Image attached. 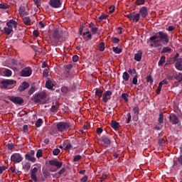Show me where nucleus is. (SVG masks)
Instances as JSON below:
<instances>
[{
  "mask_svg": "<svg viewBox=\"0 0 182 182\" xmlns=\"http://www.w3.org/2000/svg\"><path fill=\"white\" fill-rule=\"evenodd\" d=\"M17 66H19L20 68H23V66H25V65L23 64V61L19 60L18 62H17Z\"/></svg>",
  "mask_w": 182,
  "mask_h": 182,
  "instance_id": "obj_55",
  "label": "nucleus"
},
{
  "mask_svg": "<svg viewBox=\"0 0 182 182\" xmlns=\"http://www.w3.org/2000/svg\"><path fill=\"white\" fill-rule=\"evenodd\" d=\"M139 14L142 18H146V16L148 15L147 7L144 6L141 8L139 10Z\"/></svg>",
  "mask_w": 182,
  "mask_h": 182,
  "instance_id": "obj_18",
  "label": "nucleus"
},
{
  "mask_svg": "<svg viewBox=\"0 0 182 182\" xmlns=\"http://www.w3.org/2000/svg\"><path fill=\"white\" fill-rule=\"evenodd\" d=\"M149 41H151L150 46L151 48H159V46H161V43L163 45L168 43V35L163 31H159L157 35L150 37Z\"/></svg>",
  "mask_w": 182,
  "mask_h": 182,
  "instance_id": "obj_1",
  "label": "nucleus"
},
{
  "mask_svg": "<svg viewBox=\"0 0 182 182\" xmlns=\"http://www.w3.org/2000/svg\"><path fill=\"white\" fill-rule=\"evenodd\" d=\"M111 126H112V129H114V130H117V129H119V126H120V124H119L116 121H112Z\"/></svg>",
  "mask_w": 182,
  "mask_h": 182,
  "instance_id": "obj_27",
  "label": "nucleus"
},
{
  "mask_svg": "<svg viewBox=\"0 0 182 182\" xmlns=\"http://www.w3.org/2000/svg\"><path fill=\"white\" fill-rule=\"evenodd\" d=\"M26 155L34 156H35V151L33 150H31L28 153H27Z\"/></svg>",
  "mask_w": 182,
  "mask_h": 182,
  "instance_id": "obj_60",
  "label": "nucleus"
},
{
  "mask_svg": "<svg viewBox=\"0 0 182 182\" xmlns=\"http://www.w3.org/2000/svg\"><path fill=\"white\" fill-rule=\"evenodd\" d=\"M9 8V5L6 3L0 4V9H8Z\"/></svg>",
  "mask_w": 182,
  "mask_h": 182,
  "instance_id": "obj_37",
  "label": "nucleus"
},
{
  "mask_svg": "<svg viewBox=\"0 0 182 182\" xmlns=\"http://www.w3.org/2000/svg\"><path fill=\"white\" fill-rule=\"evenodd\" d=\"M46 87H47V89H53V86H52V82L50 81H47L46 82Z\"/></svg>",
  "mask_w": 182,
  "mask_h": 182,
  "instance_id": "obj_41",
  "label": "nucleus"
},
{
  "mask_svg": "<svg viewBox=\"0 0 182 182\" xmlns=\"http://www.w3.org/2000/svg\"><path fill=\"white\" fill-rule=\"evenodd\" d=\"M36 88L35 87H31L30 90H28V95H33L35 93Z\"/></svg>",
  "mask_w": 182,
  "mask_h": 182,
  "instance_id": "obj_50",
  "label": "nucleus"
},
{
  "mask_svg": "<svg viewBox=\"0 0 182 182\" xmlns=\"http://www.w3.org/2000/svg\"><path fill=\"white\" fill-rule=\"evenodd\" d=\"M23 170L29 171L31 170V163L27 162L24 166H23Z\"/></svg>",
  "mask_w": 182,
  "mask_h": 182,
  "instance_id": "obj_36",
  "label": "nucleus"
},
{
  "mask_svg": "<svg viewBox=\"0 0 182 182\" xmlns=\"http://www.w3.org/2000/svg\"><path fill=\"white\" fill-rule=\"evenodd\" d=\"M121 97L124 100V102L126 103H127V102H129V94L123 93V94H122Z\"/></svg>",
  "mask_w": 182,
  "mask_h": 182,
  "instance_id": "obj_32",
  "label": "nucleus"
},
{
  "mask_svg": "<svg viewBox=\"0 0 182 182\" xmlns=\"http://www.w3.org/2000/svg\"><path fill=\"white\" fill-rule=\"evenodd\" d=\"M172 63H175V68L177 70H182V58H179L178 60L173 61Z\"/></svg>",
  "mask_w": 182,
  "mask_h": 182,
  "instance_id": "obj_14",
  "label": "nucleus"
},
{
  "mask_svg": "<svg viewBox=\"0 0 182 182\" xmlns=\"http://www.w3.org/2000/svg\"><path fill=\"white\" fill-rule=\"evenodd\" d=\"M63 36V31L61 28H55L53 33V39L59 41Z\"/></svg>",
  "mask_w": 182,
  "mask_h": 182,
  "instance_id": "obj_4",
  "label": "nucleus"
},
{
  "mask_svg": "<svg viewBox=\"0 0 182 182\" xmlns=\"http://www.w3.org/2000/svg\"><path fill=\"white\" fill-rule=\"evenodd\" d=\"M100 21H103L105 19H107V16L102 14L99 17Z\"/></svg>",
  "mask_w": 182,
  "mask_h": 182,
  "instance_id": "obj_58",
  "label": "nucleus"
},
{
  "mask_svg": "<svg viewBox=\"0 0 182 182\" xmlns=\"http://www.w3.org/2000/svg\"><path fill=\"white\" fill-rule=\"evenodd\" d=\"M109 14H113V12H114V6H110L109 7Z\"/></svg>",
  "mask_w": 182,
  "mask_h": 182,
  "instance_id": "obj_61",
  "label": "nucleus"
},
{
  "mask_svg": "<svg viewBox=\"0 0 182 182\" xmlns=\"http://www.w3.org/2000/svg\"><path fill=\"white\" fill-rule=\"evenodd\" d=\"M49 5L51 8H60V0H50Z\"/></svg>",
  "mask_w": 182,
  "mask_h": 182,
  "instance_id": "obj_11",
  "label": "nucleus"
},
{
  "mask_svg": "<svg viewBox=\"0 0 182 182\" xmlns=\"http://www.w3.org/2000/svg\"><path fill=\"white\" fill-rule=\"evenodd\" d=\"M112 50L114 53H117L119 55V53H122V49L119 48V47H113Z\"/></svg>",
  "mask_w": 182,
  "mask_h": 182,
  "instance_id": "obj_34",
  "label": "nucleus"
},
{
  "mask_svg": "<svg viewBox=\"0 0 182 182\" xmlns=\"http://www.w3.org/2000/svg\"><path fill=\"white\" fill-rule=\"evenodd\" d=\"M58 132H65V130H70V124L68 122H58L57 124Z\"/></svg>",
  "mask_w": 182,
  "mask_h": 182,
  "instance_id": "obj_3",
  "label": "nucleus"
},
{
  "mask_svg": "<svg viewBox=\"0 0 182 182\" xmlns=\"http://www.w3.org/2000/svg\"><path fill=\"white\" fill-rule=\"evenodd\" d=\"M3 75H4V76H6V77H11V76H12V70H11L8 68H4Z\"/></svg>",
  "mask_w": 182,
  "mask_h": 182,
  "instance_id": "obj_24",
  "label": "nucleus"
},
{
  "mask_svg": "<svg viewBox=\"0 0 182 182\" xmlns=\"http://www.w3.org/2000/svg\"><path fill=\"white\" fill-rule=\"evenodd\" d=\"M146 82L148 83H153V77H151V75L146 76Z\"/></svg>",
  "mask_w": 182,
  "mask_h": 182,
  "instance_id": "obj_49",
  "label": "nucleus"
},
{
  "mask_svg": "<svg viewBox=\"0 0 182 182\" xmlns=\"http://www.w3.org/2000/svg\"><path fill=\"white\" fill-rule=\"evenodd\" d=\"M16 82L14 80H4L1 81V85L4 89H6L8 86H11V85H16Z\"/></svg>",
  "mask_w": 182,
  "mask_h": 182,
  "instance_id": "obj_9",
  "label": "nucleus"
},
{
  "mask_svg": "<svg viewBox=\"0 0 182 182\" xmlns=\"http://www.w3.org/2000/svg\"><path fill=\"white\" fill-rule=\"evenodd\" d=\"M49 67H47L43 72V75L45 77H48V75H49Z\"/></svg>",
  "mask_w": 182,
  "mask_h": 182,
  "instance_id": "obj_40",
  "label": "nucleus"
},
{
  "mask_svg": "<svg viewBox=\"0 0 182 182\" xmlns=\"http://www.w3.org/2000/svg\"><path fill=\"white\" fill-rule=\"evenodd\" d=\"M59 110V102H56L50 108L52 113H56Z\"/></svg>",
  "mask_w": 182,
  "mask_h": 182,
  "instance_id": "obj_22",
  "label": "nucleus"
},
{
  "mask_svg": "<svg viewBox=\"0 0 182 182\" xmlns=\"http://www.w3.org/2000/svg\"><path fill=\"white\" fill-rule=\"evenodd\" d=\"M142 56H143V51L139 50H138L137 53H135L134 59L136 62H140V60H141Z\"/></svg>",
  "mask_w": 182,
  "mask_h": 182,
  "instance_id": "obj_17",
  "label": "nucleus"
},
{
  "mask_svg": "<svg viewBox=\"0 0 182 182\" xmlns=\"http://www.w3.org/2000/svg\"><path fill=\"white\" fill-rule=\"evenodd\" d=\"M89 28H90V31L92 32V33H93V35L96 34L97 31H99V28H97V27H94L93 23H90Z\"/></svg>",
  "mask_w": 182,
  "mask_h": 182,
  "instance_id": "obj_25",
  "label": "nucleus"
},
{
  "mask_svg": "<svg viewBox=\"0 0 182 182\" xmlns=\"http://www.w3.org/2000/svg\"><path fill=\"white\" fill-rule=\"evenodd\" d=\"M46 92H41L33 95V100L35 103H41L45 105L46 103Z\"/></svg>",
  "mask_w": 182,
  "mask_h": 182,
  "instance_id": "obj_2",
  "label": "nucleus"
},
{
  "mask_svg": "<svg viewBox=\"0 0 182 182\" xmlns=\"http://www.w3.org/2000/svg\"><path fill=\"white\" fill-rule=\"evenodd\" d=\"M139 20H140V14H136L135 16H134L133 21H134V22H139Z\"/></svg>",
  "mask_w": 182,
  "mask_h": 182,
  "instance_id": "obj_42",
  "label": "nucleus"
},
{
  "mask_svg": "<svg viewBox=\"0 0 182 182\" xmlns=\"http://www.w3.org/2000/svg\"><path fill=\"white\" fill-rule=\"evenodd\" d=\"M168 119L171 124H178V123H180V120L178 119V117H177V115H176V114H170Z\"/></svg>",
  "mask_w": 182,
  "mask_h": 182,
  "instance_id": "obj_7",
  "label": "nucleus"
},
{
  "mask_svg": "<svg viewBox=\"0 0 182 182\" xmlns=\"http://www.w3.org/2000/svg\"><path fill=\"white\" fill-rule=\"evenodd\" d=\"M87 176H84L82 178H81V181L82 182H86L87 181Z\"/></svg>",
  "mask_w": 182,
  "mask_h": 182,
  "instance_id": "obj_64",
  "label": "nucleus"
},
{
  "mask_svg": "<svg viewBox=\"0 0 182 182\" xmlns=\"http://www.w3.org/2000/svg\"><path fill=\"white\" fill-rule=\"evenodd\" d=\"M128 73H130L131 75H133V74L134 75V73H136V69H134V68L132 69H132H129V70H128Z\"/></svg>",
  "mask_w": 182,
  "mask_h": 182,
  "instance_id": "obj_62",
  "label": "nucleus"
},
{
  "mask_svg": "<svg viewBox=\"0 0 182 182\" xmlns=\"http://www.w3.org/2000/svg\"><path fill=\"white\" fill-rule=\"evenodd\" d=\"M95 95H96V96H97V97H99V99H100L102 97V96H103V90L96 89Z\"/></svg>",
  "mask_w": 182,
  "mask_h": 182,
  "instance_id": "obj_30",
  "label": "nucleus"
},
{
  "mask_svg": "<svg viewBox=\"0 0 182 182\" xmlns=\"http://www.w3.org/2000/svg\"><path fill=\"white\" fill-rule=\"evenodd\" d=\"M11 62L13 66H18V61L16 60L11 59Z\"/></svg>",
  "mask_w": 182,
  "mask_h": 182,
  "instance_id": "obj_56",
  "label": "nucleus"
},
{
  "mask_svg": "<svg viewBox=\"0 0 182 182\" xmlns=\"http://www.w3.org/2000/svg\"><path fill=\"white\" fill-rule=\"evenodd\" d=\"M101 141L104 143V144H107V146H110L112 144V141L110 140V138L107 136H103L101 138Z\"/></svg>",
  "mask_w": 182,
  "mask_h": 182,
  "instance_id": "obj_20",
  "label": "nucleus"
},
{
  "mask_svg": "<svg viewBox=\"0 0 182 182\" xmlns=\"http://www.w3.org/2000/svg\"><path fill=\"white\" fill-rule=\"evenodd\" d=\"M171 52V48L170 47H164L161 51V53H167Z\"/></svg>",
  "mask_w": 182,
  "mask_h": 182,
  "instance_id": "obj_39",
  "label": "nucleus"
},
{
  "mask_svg": "<svg viewBox=\"0 0 182 182\" xmlns=\"http://www.w3.org/2000/svg\"><path fill=\"white\" fill-rule=\"evenodd\" d=\"M23 21L25 25H26L27 26H31V17H23Z\"/></svg>",
  "mask_w": 182,
  "mask_h": 182,
  "instance_id": "obj_26",
  "label": "nucleus"
},
{
  "mask_svg": "<svg viewBox=\"0 0 182 182\" xmlns=\"http://www.w3.org/2000/svg\"><path fill=\"white\" fill-rule=\"evenodd\" d=\"M9 100L14 103V105H22V103H23V98L21 97L11 96L10 97Z\"/></svg>",
  "mask_w": 182,
  "mask_h": 182,
  "instance_id": "obj_8",
  "label": "nucleus"
},
{
  "mask_svg": "<svg viewBox=\"0 0 182 182\" xmlns=\"http://www.w3.org/2000/svg\"><path fill=\"white\" fill-rule=\"evenodd\" d=\"M33 1L35 3V5H36V6H40V5H41V0H33Z\"/></svg>",
  "mask_w": 182,
  "mask_h": 182,
  "instance_id": "obj_63",
  "label": "nucleus"
},
{
  "mask_svg": "<svg viewBox=\"0 0 182 182\" xmlns=\"http://www.w3.org/2000/svg\"><path fill=\"white\" fill-rule=\"evenodd\" d=\"M82 159V156L80 155H76L74 156L73 161H79Z\"/></svg>",
  "mask_w": 182,
  "mask_h": 182,
  "instance_id": "obj_52",
  "label": "nucleus"
},
{
  "mask_svg": "<svg viewBox=\"0 0 182 182\" xmlns=\"http://www.w3.org/2000/svg\"><path fill=\"white\" fill-rule=\"evenodd\" d=\"M127 123L129 124L130 123V121L132 120V114L130 112L127 113Z\"/></svg>",
  "mask_w": 182,
  "mask_h": 182,
  "instance_id": "obj_51",
  "label": "nucleus"
},
{
  "mask_svg": "<svg viewBox=\"0 0 182 182\" xmlns=\"http://www.w3.org/2000/svg\"><path fill=\"white\" fill-rule=\"evenodd\" d=\"M112 95H113L112 91H106L105 92H104V94L102 95L103 102L105 103H107L109 102V99H110V96H112Z\"/></svg>",
  "mask_w": 182,
  "mask_h": 182,
  "instance_id": "obj_12",
  "label": "nucleus"
},
{
  "mask_svg": "<svg viewBox=\"0 0 182 182\" xmlns=\"http://www.w3.org/2000/svg\"><path fill=\"white\" fill-rule=\"evenodd\" d=\"M43 156V153L42 152L41 149H38L37 153H36V157L37 159H40V157H42Z\"/></svg>",
  "mask_w": 182,
  "mask_h": 182,
  "instance_id": "obj_44",
  "label": "nucleus"
},
{
  "mask_svg": "<svg viewBox=\"0 0 182 182\" xmlns=\"http://www.w3.org/2000/svg\"><path fill=\"white\" fill-rule=\"evenodd\" d=\"M137 75H135L134 78L132 79V83L133 85H137Z\"/></svg>",
  "mask_w": 182,
  "mask_h": 182,
  "instance_id": "obj_57",
  "label": "nucleus"
},
{
  "mask_svg": "<svg viewBox=\"0 0 182 182\" xmlns=\"http://www.w3.org/2000/svg\"><path fill=\"white\" fill-rule=\"evenodd\" d=\"M165 63H166V56L161 55L158 63L159 66H163V64H164Z\"/></svg>",
  "mask_w": 182,
  "mask_h": 182,
  "instance_id": "obj_29",
  "label": "nucleus"
},
{
  "mask_svg": "<svg viewBox=\"0 0 182 182\" xmlns=\"http://www.w3.org/2000/svg\"><path fill=\"white\" fill-rule=\"evenodd\" d=\"M32 75V68L26 67L20 72V76L22 77H29Z\"/></svg>",
  "mask_w": 182,
  "mask_h": 182,
  "instance_id": "obj_5",
  "label": "nucleus"
},
{
  "mask_svg": "<svg viewBox=\"0 0 182 182\" xmlns=\"http://www.w3.org/2000/svg\"><path fill=\"white\" fill-rule=\"evenodd\" d=\"M132 111L134 114V117L137 120V119H139V113L140 112V110L139 109V107L138 106L134 107Z\"/></svg>",
  "mask_w": 182,
  "mask_h": 182,
  "instance_id": "obj_23",
  "label": "nucleus"
},
{
  "mask_svg": "<svg viewBox=\"0 0 182 182\" xmlns=\"http://www.w3.org/2000/svg\"><path fill=\"white\" fill-rule=\"evenodd\" d=\"M63 173H65V168H63L62 169H60L58 173L55 174V176H57L58 178L60 177L61 174H63Z\"/></svg>",
  "mask_w": 182,
  "mask_h": 182,
  "instance_id": "obj_45",
  "label": "nucleus"
},
{
  "mask_svg": "<svg viewBox=\"0 0 182 182\" xmlns=\"http://www.w3.org/2000/svg\"><path fill=\"white\" fill-rule=\"evenodd\" d=\"M112 41L114 43H119L120 42V39L116 38V37H113L112 38Z\"/></svg>",
  "mask_w": 182,
  "mask_h": 182,
  "instance_id": "obj_53",
  "label": "nucleus"
},
{
  "mask_svg": "<svg viewBox=\"0 0 182 182\" xmlns=\"http://www.w3.org/2000/svg\"><path fill=\"white\" fill-rule=\"evenodd\" d=\"M18 12L21 18H23L24 16H28V15H29V13L26 11V9L23 6H21L19 7Z\"/></svg>",
  "mask_w": 182,
  "mask_h": 182,
  "instance_id": "obj_13",
  "label": "nucleus"
},
{
  "mask_svg": "<svg viewBox=\"0 0 182 182\" xmlns=\"http://www.w3.org/2000/svg\"><path fill=\"white\" fill-rule=\"evenodd\" d=\"M29 87V83L26 82H23L21 85L18 87L19 92H23V90H26Z\"/></svg>",
  "mask_w": 182,
  "mask_h": 182,
  "instance_id": "obj_19",
  "label": "nucleus"
},
{
  "mask_svg": "<svg viewBox=\"0 0 182 182\" xmlns=\"http://www.w3.org/2000/svg\"><path fill=\"white\" fill-rule=\"evenodd\" d=\"M175 79L178 80V82H181L182 80V73L176 74Z\"/></svg>",
  "mask_w": 182,
  "mask_h": 182,
  "instance_id": "obj_38",
  "label": "nucleus"
},
{
  "mask_svg": "<svg viewBox=\"0 0 182 182\" xmlns=\"http://www.w3.org/2000/svg\"><path fill=\"white\" fill-rule=\"evenodd\" d=\"M62 93H68L69 92V88L66 86H64L61 88Z\"/></svg>",
  "mask_w": 182,
  "mask_h": 182,
  "instance_id": "obj_47",
  "label": "nucleus"
},
{
  "mask_svg": "<svg viewBox=\"0 0 182 182\" xmlns=\"http://www.w3.org/2000/svg\"><path fill=\"white\" fill-rule=\"evenodd\" d=\"M41 126H42V119H38L36 122V127H41Z\"/></svg>",
  "mask_w": 182,
  "mask_h": 182,
  "instance_id": "obj_46",
  "label": "nucleus"
},
{
  "mask_svg": "<svg viewBox=\"0 0 182 182\" xmlns=\"http://www.w3.org/2000/svg\"><path fill=\"white\" fill-rule=\"evenodd\" d=\"M11 160L13 163H21L23 160V158L21 154L16 153L11 156Z\"/></svg>",
  "mask_w": 182,
  "mask_h": 182,
  "instance_id": "obj_6",
  "label": "nucleus"
},
{
  "mask_svg": "<svg viewBox=\"0 0 182 182\" xmlns=\"http://www.w3.org/2000/svg\"><path fill=\"white\" fill-rule=\"evenodd\" d=\"M105 43L102 42L100 43V46H99V50L100 52H103L105 50Z\"/></svg>",
  "mask_w": 182,
  "mask_h": 182,
  "instance_id": "obj_43",
  "label": "nucleus"
},
{
  "mask_svg": "<svg viewBox=\"0 0 182 182\" xmlns=\"http://www.w3.org/2000/svg\"><path fill=\"white\" fill-rule=\"evenodd\" d=\"M79 60V56H77V55H75L73 57V62H77Z\"/></svg>",
  "mask_w": 182,
  "mask_h": 182,
  "instance_id": "obj_59",
  "label": "nucleus"
},
{
  "mask_svg": "<svg viewBox=\"0 0 182 182\" xmlns=\"http://www.w3.org/2000/svg\"><path fill=\"white\" fill-rule=\"evenodd\" d=\"M59 153H60V149H55L53 151V156H58L59 154Z\"/></svg>",
  "mask_w": 182,
  "mask_h": 182,
  "instance_id": "obj_48",
  "label": "nucleus"
},
{
  "mask_svg": "<svg viewBox=\"0 0 182 182\" xmlns=\"http://www.w3.org/2000/svg\"><path fill=\"white\" fill-rule=\"evenodd\" d=\"M82 38L85 41H91L92 39V34L90 33V31H87L82 33Z\"/></svg>",
  "mask_w": 182,
  "mask_h": 182,
  "instance_id": "obj_21",
  "label": "nucleus"
},
{
  "mask_svg": "<svg viewBox=\"0 0 182 182\" xmlns=\"http://www.w3.org/2000/svg\"><path fill=\"white\" fill-rule=\"evenodd\" d=\"M164 114H163V113H160L159 119H158L159 123L163 124L164 123Z\"/></svg>",
  "mask_w": 182,
  "mask_h": 182,
  "instance_id": "obj_35",
  "label": "nucleus"
},
{
  "mask_svg": "<svg viewBox=\"0 0 182 182\" xmlns=\"http://www.w3.org/2000/svg\"><path fill=\"white\" fill-rule=\"evenodd\" d=\"M129 77H130V75H129L128 72L123 73L122 79H124L125 80V82H127V80H129Z\"/></svg>",
  "mask_w": 182,
  "mask_h": 182,
  "instance_id": "obj_31",
  "label": "nucleus"
},
{
  "mask_svg": "<svg viewBox=\"0 0 182 182\" xmlns=\"http://www.w3.org/2000/svg\"><path fill=\"white\" fill-rule=\"evenodd\" d=\"M37 173H38V168L36 167H34L33 169H31V177L34 182L38 181V178L36 177Z\"/></svg>",
  "mask_w": 182,
  "mask_h": 182,
  "instance_id": "obj_16",
  "label": "nucleus"
},
{
  "mask_svg": "<svg viewBox=\"0 0 182 182\" xmlns=\"http://www.w3.org/2000/svg\"><path fill=\"white\" fill-rule=\"evenodd\" d=\"M4 31L5 32V33H6V35H9L11 32H14V28H6L5 27L4 28Z\"/></svg>",
  "mask_w": 182,
  "mask_h": 182,
  "instance_id": "obj_33",
  "label": "nucleus"
},
{
  "mask_svg": "<svg viewBox=\"0 0 182 182\" xmlns=\"http://www.w3.org/2000/svg\"><path fill=\"white\" fill-rule=\"evenodd\" d=\"M25 157L26 160H28V161H31V163H35L36 161V159L34 158L33 156L26 155Z\"/></svg>",
  "mask_w": 182,
  "mask_h": 182,
  "instance_id": "obj_28",
  "label": "nucleus"
},
{
  "mask_svg": "<svg viewBox=\"0 0 182 182\" xmlns=\"http://www.w3.org/2000/svg\"><path fill=\"white\" fill-rule=\"evenodd\" d=\"M6 26H8V28H11V29H13V28H14V29H16V28L18 27V22H16L15 20L11 19L6 23Z\"/></svg>",
  "mask_w": 182,
  "mask_h": 182,
  "instance_id": "obj_15",
  "label": "nucleus"
},
{
  "mask_svg": "<svg viewBox=\"0 0 182 182\" xmlns=\"http://www.w3.org/2000/svg\"><path fill=\"white\" fill-rule=\"evenodd\" d=\"M136 5H144V0H136Z\"/></svg>",
  "mask_w": 182,
  "mask_h": 182,
  "instance_id": "obj_54",
  "label": "nucleus"
},
{
  "mask_svg": "<svg viewBox=\"0 0 182 182\" xmlns=\"http://www.w3.org/2000/svg\"><path fill=\"white\" fill-rule=\"evenodd\" d=\"M49 164L50 166H54L57 168H60V167H62V166L63 165V163L62 161H59L56 159H53V160L49 161Z\"/></svg>",
  "mask_w": 182,
  "mask_h": 182,
  "instance_id": "obj_10",
  "label": "nucleus"
}]
</instances>
